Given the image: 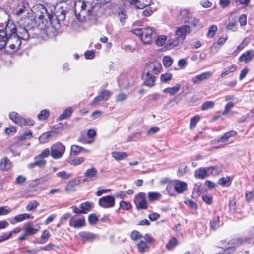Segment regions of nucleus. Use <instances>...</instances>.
<instances>
[{"mask_svg":"<svg viewBox=\"0 0 254 254\" xmlns=\"http://www.w3.org/2000/svg\"><path fill=\"white\" fill-rule=\"evenodd\" d=\"M34 16L22 17L20 19H28V24H25V29L29 34V37L32 36L33 30L42 29L46 32L50 31L51 28V23L50 15L48 13L46 8L42 4H37L34 6L32 9Z\"/></svg>","mask_w":254,"mask_h":254,"instance_id":"1","label":"nucleus"},{"mask_svg":"<svg viewBox=\"0 0 254 254\" xmlns=\"http://www.w3.org/2000/svg\"><path fill=\"white\" fill-rule=\"evenodd\" d=\"M30 21L28 19H19L18 26L10 20H7L4 23L0 24V50L2 49L6 44L10 42L11 37H13L16 32H18L19 37L26 40L29 38V34L25 29V24H28Z\"/></svg>","mask_w":254,"mask_h":254,"instance_id":"2","label":"nucleus"},{"mask_svg":"<svg viewBox=\"0 0 254 254\" xmlns=\"http://www.w3.org/2000/svg\"><path fill=\"white\" fill-rule=\"evenodd\" d=\"M74 7L76 17L79 21L84 22L91 20L95 6L90 2L79 0L75 2Z\"/></svg>","mask_w":254,"mask_h":254,"instance_id":"3","label":"nucleus"},{"mask_svg":"<svg viewBox=\"0 0 254 254\" xmlns=\"http://www.w3.org/2000/svg\"><path fill=\"white\" fill-rule=\"evenodd\" d=\"M132 32L136 35L138 36L145 44H151L157 37L155 30L151 27L134 29L132 30Z\"/></svg>","mask_w":254,"mask_h":254,"instance_id":"4","label":"nucleus"},{"mask_svg":"<svg viewBox=\"0 0 254 254\" xmlns=\"http://www.w3.org/2000/svg\"><path fill=\"white\" fill-rule=\"evenodd\" d=\"M65 151V146L60 142H57L50 147V155L55 159L61 158Z\"/></svg>","mask_w":254,"mask_h":254,"instance_id":"5","label":"nucleus"},{"mask_svg":"<svg viewBox=\"0 0 254 254\" xmlns=\"http://www.w3.org/2000/svg\"><path fill=\"white\" fill-rule=\"evenodd\" d=\"M9 118L14 123L19 126H33L34 124V120L29 118H24L15 112L10 113Z\"/></svg>","mask_w":254,"mask_h":254,"instance_id":"6","label":"nucleus"},{"mask_svg":"<svg viewBox=\"0 0 254 254\" xmlns=\"http://www.w3.org/2000/svg\"><path fill=\"white\" fill-rule=\"evenodd\" d=\"M134 202L137 210L146 209L148 203L146 200V194L144 192H139L135 195Z\"/></svg>","mask_w":254,"mask_h":254,"instance_id":"7","label":"nucleus"},{"mask_svg":"<svg viewBox=\"0 0 254 254\" xmlns=\"http://www.w3.org/2000/svg\"><path fill=\"white\" fill-rule=\"evenodd\" d=\"M98 204L104 208H112L115 206V200L113 196L108 195L99 198Z\"/></svg>","mask_w":254,"mask_h":254,"instance_id":"8","label":"nucleus"},{"mask_svg":"<svg viewBox=\"0 0 254 254\" xmlns=\"http://www.w3.org/2000/svg\"><path fill=\"white\" fill-rule=\"evenodd\" d=\"M76 215L72 216L69 222V225L74 228H80L85 225V219L84 216L77 218Z\"/></svg>","mask_w":254,"mask_h":254,"instance_id":"9","label":"nucleus"},{"mask_svg":"<svg viewBox=\"0 0 254 254\" xmlns=\"http://www.w3.org/2000/svg\"><path fill=\"white\" fill-rule=\"evenodd\" d=\"M161 68L162 66L160 63L154 62L149 64L146 66L144 70L149 73L156 75L160 72Z\"/></svg>","mask_w":254,"mask_h":254,"instance_id":"10","label":"nucleus"},{"mask_svg":"<svg viewBox=\"0 0 254 254\" xmlns=\"http://www.w3.org/2000/svg\"><path fill=\"white\" fill-rule=\"evenodd\" d=\"M142 79L145 86L152 87L155 84L156 76L154 74L149 73L144 70L142 74Z\"/></svg>","mask_w":254,"mask_h":254,"instance_id":"11","label":"nucleus"},{"mask_svg":"<svg viewBox=\"0 0 254 254\" xmlns=\"http://www.w3.org/2000/svg\"><path fill=\"white\" fill-rule=\"evenodd\" d=\"M190 29L188 25H182L176 28L175 33L183 41L187 34L190 32Z\"/></svg>","mask_w":254,"mask_h":254,"instance_id":"12","label":"nucleus"},{"mask_svg":"<svg viewBox=\"0 0 254 254\" xmlns=\"http://www.w3.org/2000/svg\"><path fill=\"white\" fill-rule=\"evenodd\" d=\"M18 34V32H16L13 37H11L10 42H8L9 43V47L11 50V52L17 50L21 45L20 39H22Z\"/></svg>","mask_w":254,"mask_h":254,"instance_id":"13","label":"nucleus"},{"mask_svg":"<svg viewBox=\"0 0 254 254\" xmlns=\"http://www.w3.org/2000/svg\"><path fill=\"white\" fill-rule=\"evenodd\" d=\"M79 236L81 240L83 242H91L98 239V236L91 232L87 231H82L79 233Z\"/></svg>","mask_w":254,"mask_h":254,"instance_id":"14","label":"nucleus"},{"mask_svg":"<svg viewBox=\"0 0 254 254\" xmlns=\"http://www.w3.org/2000/svg\"><path fill=\"white\" fill-rule=\"evenodd\" d=\"M97 170L95 167L87 169L84 173V181H93L97 178Z\"/></svg>","mask_w":254,"mask_h":254,"instance_id":"15","label":"nucleus"},{"mask_svg":"<svg viewBox=\"0 0 254 254\" xmlns=\"http://www.w3.org/2000/svg\"><path fill=\"white\" fill-rule=\"evenodd\" d=\"M212 76V73L210 72H205L197 75L192 78V82L194 84H199L203 80H207Z\"/></svg>","mask_w":254,"mask_h":254,"instance_id":"16","label":"nucleus"},{"mask_svg":"<svg viewBox=\"0 0 254 254\" xmlns=\"http://www.w3.org/2000/svg\"><path fill=\"white\" fill-rule=\"evenodd\" d=\"M183 42L178 36H176L175 33L174 34H170L169 35V39L167 41L169 47L171 48L178 46L182 44Z\"/></svg>","mask_w":254,"mask_h":254,"instance_id":"17","label":"nucleus"},{"mask_svg":"<svg viewBox=\"0 0 254 254\" xmlns=\"http://www.w3.org/2000/svg\"><path fill=\"white\" fill-rule=\"evenodd\" d=\"M131 4H134L137 8L143 9L149 6L152 0H128Z\"/></svg>","mask_w":254,"mask_h":254,"instance_id":"18","label":"nucleus"},{"mask_svg":"<svg viewBox=\"0 0 254 254\" xmlns=\"http://www.w3.org/2000/svg\"><path fill=\"white\" fill-rule=\"evenodd\" d=\"M174 188L178 193H182L187 190V184L184 182L176 180L174 182Z\"/></svg>","mask_w":254,"mask_h":254,"instance_id":"19","label":"nucleus"},{"mask_svg":"<svg viewBox=\"0 0 254 254\" xmlns=\"http://www.w3.org/2000/svg\"><path fill=\"white\" fill-rule=\"evenodd\" d=\"M254 57V50H250L247 51L242 54L239 58L240 62L243 61L247 63L251 61Z\"/></svg>","mask_w":254,"mask_h":254,"instance_id":"20","label":"nucleus"},{"mask_svg":"<svg viewBox=\"0 0 254 254\" xmlns=\"http://www.w3.org/2000/svg\"><path fill=\"white\" fill-rule=\"evenodd\" d=\"M80 183V180L73 179L69 181L65 187V191L70 193L76 190L75 186Z\"/></svg>","mask_w":254,"mask_h":254,"instance_id":"21","label":"nucleus"},{"mask_svg":"<svg viewBox=\"0 0 254 254\" xmlns=\"http://www.w3.org/2000/svg\"><path fill=\"white\" fill-rule=\"evenodd\" d=\"M237 135V133L236 131L234 130L229 131L227 132H226L223 136L219 138L217 140V142L218 143L221 142L224 143L225 144H227V142L230 137H235Z\"/></svg>","mask_w":254,"mask_h":254,"instance_id":"22","label":"nucleus"},{"mask_svg":"<svg viewBox=\"0 0 254 254\" xmlns=\"http://www.w3.org/2000/svg\"><path fill=\"white\" fill-rule=\"evenodd\" d=\"M190 16H191V13L189 10L187 9H183L180 10L177 17L179 20L187 23Z\"/></svg>","mask_w":254,"mask_h":254,"instance_id":"23","label":"nucleus"},{"mask_svg":"<svg viewBox=\"0 0 254 254\" xmlns=\"http://www.w3.org/2000/svg\"><path fill=\"white\" fill-rule=\"evenodd\" d=\"M40 227L37 225L34 227L31 223H27L24 228V231L26 234L28 235H32L35 234L40 229Z\"/></svg>","mask_w":254,"mask_h":254,"instance_id":"24","label":"nucleus"},{"mask_svg":"<svg viewBox=\"0 0 254 254\" xmlns=\"http://www.w3.org/2000/svg\"><path fill=\"white\" fill-rule=\"evenodd\" d=\"M208 176L207 167L200 168L194 172V176L197 179H204Z\"/></svg>","mask_w":254,"mask_h":254,"instance_id":"25","label":"nucleus"},{"mask_svg":"<svg viewBox=\"0 0 254 254\" xmlns=\"http://www.w3.org/2000/svg\"><path fill=\"white\" fill-rule=\"evenodd\" d=\"M11 163L7 157H5L1 159L0 162V169L1 170L7 171L11 167Z\"/></svg>","mask_w":254,"mask_h":254,"instance_id":"26","label":"nucleus"},{"mask_svg":"<svg viewBox=\"0 0 254 254\" xmlns=\"http://www.w3.org/2000/svg\"><path fill=\"white\" fill-rule=\"evenodd\" d=\"M111 155L116 161L123 160L128 156L127 154L125 152L114 151L112 152Z\"/></svg>","mask_w":254,"mask_h":254,"instance_id":"27","label":"nucleus"},{"mask_svg":"<svg viewBox=\"0 0 254 254\" xmlns=\"http://www.w3.org/2000/svg\"><path fill=\"white\" fill-rule=\"evenodd\" d=\"M53 136V132L49 131L43 133L40 136L39 140L41 143H45L48 142Z\"/></svg>","mask_w":254,"mask_h":254,"instance_id":"28","label":"nucleus"},{"mask_svg":"<svg viewBox=\"0 0 254 254\" xmlns=\"http://www.w3.org/2000/svg\"><path fill=\"white\" fill-rule=\"evenodd\" d=\"M211 228L213 230L218 229L222 224H220L219 217L218 215H215L210 221Z\"/></svg>","mask_w":254,"mask_h":254,"instance_id":"29","label":"nucleus"},{"mask_svg":"<svg viewBox=\"0 0 254 254\" xmlns=\"http://www.w3.org/2000/svg\"><path fill=\"white\" fill-rule=\"evenodd\" d=\"M162 197V194L157 192H150L148 193V198L150 202L159 200Z\"/></svg>","mask_w":254,"mask_h":254,"instance_id":"30","label":"nucleus"},{"mask_svg":"<svg viewBox=\"0 0 254 254\" xmlns=\"http://www.w3.org/2000/svg\"><path fill=\"white\" fill-rule=\"evenodd\" d=\"M208 175L216 176L220 174L221 169L217 166H211L207 167Z\"/></svg>","mask_w":254,"mask_h":254,"instance_id":"31","label":"nucleus"},{"mask_svg":"<svg viewBox=\"0 0 254 254\" xmlns=\"http://www.w3.org/2000/svg\"><path fill=\"white\" fill-rule=\"evenodd\" d=\"M180 87L181 85L179 84H177L173 87L165 88L163 92L165 93H169L172 95L177 93L179 91Z\"/></svg>","mask_w":254,"mask_h":254,"instance_id":"32","label":"nucleus"},{"mask_svg":"<svg viewBox=\"0 0 254 254\" xmlns=\"http://www.w3.org/2000/svg\"><path fill=\"white\" fill-rule=\"evenodd\" d=\"M84 148L78 146L77 145H73L70 148V155L76 156L79 154L80 152H82Z\"/></svg>","mask_w":254,"mask_h":254,"instance_id":"33","label":"nucleus"},{"mask_svg":"<svg viewBox=\"0 0 254 254\" xmlns=\"http://www.w3.org/2000/svg\"><path fill=\"white\" fill-rule=\"evenodd\" d=\"M138 251L140 253L146 252L148 249V246L146 242L141 240L137 244Z\"/></svg>","mask_w":254,"mask_h":254,"instance_id":"34","label":"nucleus"},{"mask_svg":"<svg viewBox=\"0 0 254 254\" xmlns=\"http://www.w3.org/2000/svg\"><path fill=\"white\" fill-rule=\"evenodd\" d=\"M72 112L73 110L71 107L67 108L65 110L63 113L60 115L59 120H63L70 117Z\"/></svg>","mask_w":254,"mask_h":254,"instance_id":"35","label":"nucleus"},{"mask_svg":"<svg viewBox=\"0 0 254 254\" xmlns=\"http://www.w3.org/2000/svg\"><path fill=\"white\" fill-rule=\"evenodd\" d=\"M85 160L84 157H80L75 159L69 158L67 161L71 165H78L83 163Z\"/></svg>","mask_w":254,"mask_h":254,"instance_id":"36","label":"nucleus"},{"mask_svg":"<svg viewBox=\"0 0 254 254\" xmlns=\"http://www.w3.org/2000/svg\"><path fill=\"white\" fill-rule=\"evenodd\" d=\"M56 176L63 180H67L72 176L71 173H67L65 171H62L57 173Z\"/></svg>","mask_w":254,"mask_h":254,"instance_id":"37","label":"nucleus"},{"mask_svg":"<svg viewBox=\"0 0 254 254\" xmlns=\"http://www.w3.org/2000/svg\"><path fill=\"white\" fill-rule=\"evenodd\" d=\"M50 113L48 110L44 109L41 111L40 113L38 115L37 118L38 120H46L49 116Z\"/></svg>","mask_w":254,"mask_h":254,"instance_id":"38","label":"nucleus"},{"mask_svg":"<svg viewBox=\"0 0 254 254\" xmlns=\"http://www.w3.org/2000/svg\"><path fill=\"white\" fill-rule=\"evenodd\" d=\"M167 37L166 35H162L160 36L156 37L155 40L156 41V44L157 46H163L166 42Z\"/></svg>","mask_w":254,"mask_h":254,"instance_id":"39","label":"nucleus"},{"mask_svg":"<svg viewBox=\"0 0 254 254\" xmlns=\"http://www.w3.org/2000/svg\"><path fill=\"white\" fill-rule=\"evenodd\" d=\"M215 106V102L212 101H208L204 102L201 105V109L202 110H207L209 109L213 108Z\"/></svg>","mask_w":254,"mask_h":254,"instance_id":"40","label":"nucleus"},{"mask_svg":"<svg viewBox=\"0 0 254 254\" xmlns=\"http://www.w3.org/2000/svg\"><path fill=\"white\" fill-rule=\"evenodd\" d=\"M173 63V60L170 56H165L163 58V64L165 67H170Z\"/></svg>","mask_w":254,"mask_h":254,"instance_id":"41","label":"nucleus"},{"mask_svg":"<svg viewBox=\"0 0 254 254\" xmlns=\"http://www.w3.org/2000/svg\"><path fill=\"white\" fill-rule=\"evenodd\" d=\"M199 120L200 117L199 115H195L190 120V129H193L196 127L197 123L199 121Z\"/></svg>","mask_w":254,"mask_h":254,"instance_id":"42","label":"nucleus"},{"mask_svg":"<svg viewBox=\"0 0 254 254\" xmlns=\"http://www.w3.org/2000/svg\"><path fill=\"white\" fill-rule=\"evenodd\" d=\"M35 164L38 167L44 166L46 163V160L43 158L39 156V155L35 156L34 158Z\"/></svg>","mask_w":254,"mask_h":254,"instance_id":"43","label":"nucleus"},{"mask_svg":"<svg viewBox=\"0 0 254 254\" xmlns=\"http://www.w3.org/2000/svg\"><path fill=\"white\" fill-rule=\"evenodd\" d=\"M219 184L223 186H228L231 184L230 178L229 176L221 178L218 181Z\"/></svg>","mask_w":254,"mask_h":254,"instance_id":"44","label":"nucleus"},{"mask_svg":"<svg viewBox=\"0 0 254 254\" xmlns=\"http://www.w3.org/2000/svg\"><path fill=\"white\" fill-rule=\"evenodd\" d=\"M218 28L217 26L216 25H212L210 27H209L208 29V31L207 34V36L208 38H213L214 35H215V33L216 31H217Z\"/></svg>","mask_w":254,"mask_h":254,"instance_id":"45","label":"nucleus"},{"mask_svg":"<svg viewBox=\"0 0 254 254\" xmlns=\"http://www.w3.org/2000/svg\"><path fill=\"white\" fill-rule=\"evenodd\" d=\"M30 218H31V216L30 214H27V213H24V214H19V215H18L15 216L14 220L16 222H19L22 221L24 220L29 219Z\"/></svg>","mask_w":254,"mask_h":254,"instance_id":"46","label":"nucleus"},{"mask_svg":"<svg viewBox=\"0 0 254 254\" xmlns=\"http://www.w3.org/2000/svg\"><path fill=\"white\" fill-rule=\"evenodd\" d=\"M99 95L102 100H107L112 95V92L108 90H104Z\"/></svg>","mask_w":254,"mask_h":254,"instance_id":"47","label":"nucleus"},{"mask_svg":"<svg viewBox=\"0 0 254 254\" xmlns=\"http://www.w3.org/2000/svg\"><path fill=\"white\" fill-rule=\"evenodd\" d=\"M63 129V125L61 123L57 124L53 126L52 130L51 132L54 134L60 133Z\"/></svg>","mask_w":254,"mask_h":254,"instance_id":"48","label":"nucleus"},{"mask_svg":"<svg viewBox=\"0 0 254 254\" xmlns=\"http://www.w3.org/2000/svg\"><path fill=\"white\" fill-rule=\"evenodd\" d=\"M50 237V234L47 230L43 231L42 234L41 236V241L39 242L40 244L45 243Z\"/></svg>","mask_w":254,"mask_h":254,"instance_id":"49","label":"nucleus"},{"mask_svg":"<svg viewBox=\"0 0 254 254\" xmlns=\"http://www.w3.org/2000/svg\"><path fill=\"white\" fill-rule=\"evenodd\" d=\"M38 206V203L36 200H33L29 202L26 206L27 211H33Z\"/></svg>","mask_w":254,"mask_h":254,"instance_id":"50","label":"nucleus"},{"mask_svg":"<svg viewBox=\"0 0 254 254\" xmlns=\"http://www.w3.org/2000/svg\"><path fill=\"white\" fill-rule=\"evenodd\" d=\"M177 244V240L175 238L170 239L169 242L166 245V248L168 250H171Z\"/></svg>","mask_w":254,"mask_h":254,"instance_id":"51","label":"nucleus"},{"mask_svg":"<svg viewBox=\"0 0 254 254\" xmlns=\"http://www.w3.org/2000/svg\"><path fill=\"white\" fill-rule=\"evenodd\" d=\"M202 200L208 205H211L213 202V198L211 194H206L202 196Z\"/></svg>","mask_w":254,"mask_h":254,"instance_id":"52","label":"nucleus"},{"mask_svg":"<svg viewBox=\"0 0 254 254\" xmlns=\"http://www.w3.org/2000/svg\"><path fill=\"white\" fill-rule=\"evenodd\" d=\"M172 74L170 73L163 74L160 76L161 81L163 82H167L172 78Z\"/></svg>","mask_w":254,"mask_h":254,"instance_id":"53","label":"nucleus"},{"mask_svg":"<svg viewBox=\"0 0 254 254\" xmlns=\"http://www.w3.org/2000/svg\"><path fill=\"white\" fill-rule=\"evenodd\" d=\"M234 103L232 102H229L225 106V109L222 113L223 115L228 114L230 110L234 107Z\"/></svg>","mask_w":254,"mask_h":254,"instance_id":"54","label":"nucleus"},{"mask_svg":"<svg viewBox=\"0 0 254 254\" xmlns=\"http://www.w3.org/2000/svg\"><path fill=\"white\" fill-rule=\"evenodd\" d=\"M80 208L84 211V213H86V211L89 210L91 207V204L88 202L82 203L80 204Z\"/></svg>","mask_w":254,"mask_h":254,"instance_id":"55","label":"nucleus"},{"mask_svg":"<svg viewBox=\"0 0 254 254\" xmlns=\"http://www.w3.org/2000/svg\"><path fill=\"white\" fill-rule=\"evenodd\" d=\"M131 238L134 241L142 238V235L137 231H133L130 234Z\"/></svg>","mask_w":254,"mask_h":254,"instance_id":"56","label":"nucleus"},{"mask_svg":"<svg viewBox=\"0 0 254 254\" xmlns=\"http://www.w3.org/2000/svg\"><path fill=\"white\" fill-rule=\"evenodd\" d=\"M120 206L124 210H128L131 207V205L130 203L122 201L120 203Z\"/></svg>","mask_w":254,"mask_h":254,"instance_id":"57","label":"nucleus"},{"mask_svg":"<svg viewBox=\"0 0 254 254\" xmlns=\"http://www.w3.org/2000/svg\"><path fill=\"white\" fill-rule=\"evenodd\" d=\"M187 23L190 24L194 27H196L199 24V20L196 18H193L190 16L189 19L187 20Z\"/></svg>","mask_w":254,"mask_h":254,"instance_id":"58","label":"nucleus"},{"mask_svg":"<svg viewBox=\"0 0 254 254\" xmlns=\"http://www.w3.org/2000/svg\"><path fill=\"white\" fill-rule=\"evenodd\" d=\"M127 95L125 93H121L118 94L116 97V102H121L125 101L127 98Z\"/></svg>","mask_w":254,"mask_h":254,"instance_id":"59","label":"nucleus"},{"mask_svg":"<svg viewBox=\"0 0 254 254\" xmlns=\"http://www.w3.org/2000/svg\"><path fill=\"white\" fill-rule=\"evenodd\" d=\"M32 136V131L31 130H27L22 135L19 136V139L21 140H23L28 138L29 137H31Z\"/></svg>","mask_w":254,"mask_h":254,"instance_id":"60","label":"nucleus"},{"mask_svg":"<svg viewBox=\"0 0 254 254\" xmlns=\"http://www.w3.org/2000/svg\"><path fill=\"white\" fill-rule=\"evenodd\" d=\"M11 211V209L7 206L0 207V216L5 215Z\"/></svg>","mask_w":254,"mask_h":254,"instance_id":"61","label":"nucleus"},{"mask_svg":"<svg viewBox=\"0 0 254 254\" xmlns=\"http://www.w3.org/2000/svg\"><path fill=\"white\" fill-rule=\"evenodd\" d=\"M88 221L90 224L93 225L96 224L98 221V218L95 214H90L88 216Z\"/></svg>","mask_w":254,"mask_h":254,"instance_id":"62","label":"nucleus"},{"mask_svg":"<svg viewBox=\"0 0 254 254\" xmlns=\"http://www.w3.org/2000/svg\"><path fill=\"white\" fill-rule=\"evenodd\" d=\"M12 235V233L6 232L0 236V243L9 239Z\"/></svg>","mask_w":254,"mask_h":254,"instance_id":"63","label":"nucleus"},{"mask_svg":"<svg viewBox=\"0 0 254 254\" xmlns=\"http://www.w3.org/2000/svg\"><path fill=\"white\" fill-rule=\"evenodd\" d=\"M49 155H50V149L47 148L43 150L38 155L44 159L49 156Z\"/></svg>","mask_w":254,"mask_h":254,"instance_id":"64","label":"nucleus"}]
</instances>
